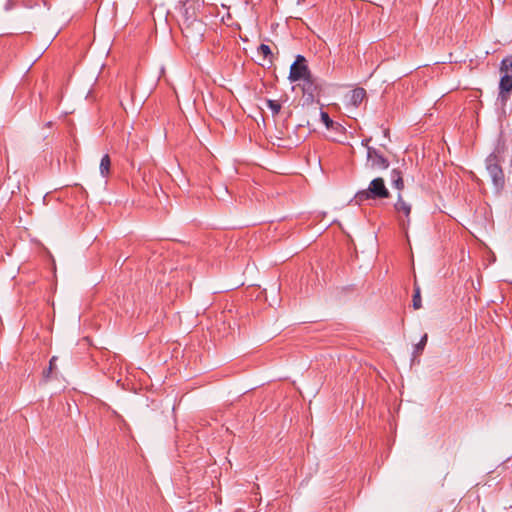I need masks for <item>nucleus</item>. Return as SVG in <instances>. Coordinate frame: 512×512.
<instances>
[{
  "label": "nucleus",
  "instance_id": "f3484780",
  "mask_svg": "<svg viewBox=\"0 0 512 512\" xmlns=\"http://www.w3.org/2000/svg\"><path fill=\"white\" fill-rule=\"evenodd\" d=\"M321 120L325 124V126L330 129L333 126V120L329 117L328 113L325 111H321L320 113Z\"/></svg>",
  "mask_w": 512,
  "mask_h": 512
},
{
  "label": "nucleus",
  "instance_id": "6e6552de",
  "mask_svg": "<svg viewBox=\"0 0 512 512\" xmlns=\"http://www.w3.org/2000/svg\"><path fill=\"white\" fill-rule=\"evenodd\" d=\"M366 98V91L364 88H355L351 92L350 103L354 107H358Z\"/></svg>",
  "mask_w": 512,
  "mask_h": 512
},
{
  "label": "nucleus",
  "instance_id": "9d476101",
  "mask_svg": "<svg viewBox=\"0 0 512 512\" xmlns=\"http://www.w3.org/2000/svg\"><path fill=\"white\" fill-rule=\"evenodd\" d=\"M111 160L108 154H105L100 162V174L103 177H107L110 174Z\"/></svg>",
  "mask_w": 512,
  "mask_h": 512
},
{
  "label": "nucleus",
  "instance_id": "f03ea898",
  "mask_svg": "<svg viewBox=\"0 0 512 512\" xmlns=\"http://www.w3.org/2000/svg\"><path fill=\"white\" fill-rule=\"evenodd\" d=\"M394 209L398 214V221L400 228L407 232L408 227L410 225L411 219V211L412 206L409 202H407L403 196L399 193L397 197V201L394 204Z\"/></svg>",
  "mask_w": 512,
  "mask_h": 512
},
{
  "label": "nucleus",
  "instance_id": "7ed1b4c3",
  "mask_svg": "<svg viewBox=\"0 0 512 512\" xmlns=\"http://www.w3.org/2000/svg\"><path fill=\"white\" fill-rule=\"evenodd\" d=\"M486 168L494 185L499 188L503 187L504 173L501 166L499 165V160L495 154H491L487 157Z\"/></svg>",
  "mask_w": 512,
  "mask_h": 512
},
{
  "label": "nucleus",
  "instance_id": "dca6fc26",
  "mask_svg": "<svg viewBox=\"0 0 512 512\" xmlns=\"http://www.w3.org/2000/svg\"><path fill=\"white\" fill-rule=\"evenodd\" d=\"M56 360L57 357L53 356L49 361V367L43 371V377L45 380H48L50 378L52 371L55 369Z\"/></svg>",
  "mask_w": 512,
  "mask_h": 512
},
{
  "label": "nucleus",
  "instance_id": "2eb2a0df",
  "mask_svg": "<svg viewBox=\"0 0 512 512\" xmlns=\"http://www.w3.org/2000/svg\"><path fill=\"white\" fill-rule=\"evenodd\" d=\"M266 105L271 110L273 115H277L281 110V104L276 100L268 99L266 101Z\"/></svg>",
  "mask_w": 512,
  "mask_h": 512
},
{
  "label": "nucleus",
  "instance_id": "6ab92c4d",
  "mask_svg": "<svg viewBox=\"0 0 512 512\" xmlns=\"http://www.w3.org/2000/svg\"><path fill=\"white\" fill-rule=\"evenodd\" d=\"M388 133H389V131H388V130H385V131H384V135H385V136H387V135H388Z\"/></svg>",
  "mask_w": 512,
  "mask_h": 512
},
{
  "label": "nucleus",
  "instance_id": "a211bd4d",
  "mask_svg": "<svg viewBox=\"0 0 512 512\" xmlns=\"http://www.w3.org/2000/svg\"><path fill=\"white\" fill-rule=\"evenodd\" d=\"M372 138L371 137H367V138H364L361 142L362 146H364L367 150H368V147H371L370 146V142H371Z\"/></svg>",
  "mask_w": 512,
  "mask_h": 512
},
{
  "label": "nucleus",
  "instance_id": "0eeeda50",
  "mask_svg": "<svg viewBox=\"0 0 512 512\" xmlns=\"http://www.w3.org/2000/svg\"><path fill=\"white\" fill-rule=\"evenodd\" d=\"M512 90V74L502 75L499 83V98L503 103L508 100Z\"/></svg>",
  "mask_w": 512,
  "mask_h": 512
},
{
  "label": "nucleus",
  "instance_id": "423d86ee",
  "mask_svg": "<svg viewBox=\"0 0 512 512\" xmlns=\"http://www.w3.org/2000/svg\"><path fill=\"white\" fill-rule=\"evenodd\" d=\"M301 84V89L304 95H307L308 98L313 101L315 96L319 92V85L317 80L311 74L309 77L304 78Z\"/></svg>",
  "mask_w": 512,
  "mask_h": 512
},
{
  "label": "nucleus",
  "instance_id": "ddd939ff",
  "mask_svg": "<svg viewBox=\"0 0 512 512\" xmlns=\"http://www.w3.org/2000/svg\"><path fill=\"white\" fill-rule=\"evenodd\" d=\"M258 54L262 55L265 59L269 60V63H272V51L270 47L266 44H261L258 49Z\"/></svg>",
  "mask_w": 512,
  "mask_h": 512
},
{
  "label": "nucleus",
  "instance_id": "9b49d317",
  "mask_svg": "<svg viewBox=\"0 0 512 512\" xmlns=\"http://www.w3.org/2000/svg\"><path fill=\"white\" fill-rule=\"evenodd\" d=\"M500 71L503 75L512 74V56H507L501 61Z\"/></svg>",
  "mask_w": 512,
  "mask_h": 512
},
{
  "label": "nucleus",
  "instance_id": "20e7f679",
  "mask_svg": "<svg viewBox=\"0 0 512 512\" xmlns=\"http://www.w3.org/2000/svg\"><path fill=\"white\" fill-rule=\"evenodd\" d=\"M311 72L306 65V59L302 55H298L296 60L290 67L289 80L291 82L301 81L306 77H309Z\"/></svg>",
  "mask_w": 512,
  "mask_h": 512
},
{
  "label": "nucleus",
  "instance_id": "f8f14e48",
  "mask_svg": "<svg viewBox=\"0 0 512 512\" xmlns=\"http://www.w3.org/2000/svg\"><path fill=\"white\" fill-rule=\"evenodd\" d=\"M412 305L415 310H418L422 307L420 287L416 283L414 285V294H413V299H412Z\"/></svg>",
  "mask_w": 512,
  "mask_h": 512
},
{
  "label": "nucleus",
  "instance_id": "4468645a",
  "mask_svg": "<svg viewBox=\"0 0 512 512\" xmlns=\"http://www.w3.org/2000/svg\"><path fill=\"white\" fill-rule=\"evenodd\" d=\"M428 340V335L424 334L421 338V340L415 345L413 355L416 357L417 355H420L422 351L424 350Z\"/></svg>",
  "mask_w": 512,
  "mask_h": 512
},
{
  "label": "nucleus",
  "instance_id": "f257e3e1",
  "mask_svg": "<svg viewBox=\"0 0 512 512\" xmlns=\"http://www.w3.org/2000/svg\"><path fill=\"white\" fill-rule=\"evenodd\" d=\"M389 196L390 193L385 186L383 178L378 177L370 182L367 189L358 191L353 200L356 204L361 205L369 199H384Z\"/></svg>",
  "mask_w": 512,
  "mask_h": 512
},
{
  "label": "nucleus",
  "instance_id": "39448f33",
  "mask_svg": "<svg viewBox=\"0 0 512 512\" xmlns=\"http://www.w3.org/2000/svg\"><path fill=\"white\" fill-rule=\"evenodd\" d=\"M367 164L372 169L385 170L389 167V161L380 151L374 147H368Z\"/></svg>",
  "mask_w": 512,
  "mask_h": 512
},
{
  "label": "nucleus",
  "instance_id": "1a4fd4ad",
  "mask_svg": "<svg viewBox=\"0 0 512 512\" xmlns=\"http://www.w3.org/2000/svg\"><path fill=\"white\" fill-rule=\"evenodd\" d=\"M392 185L395 189L402 191L404 189V181L402 172L399 169H393L390 173Z\"/></svg>",
  "mask_w": 512,
  "mask_h": 512
}]
</instances>
